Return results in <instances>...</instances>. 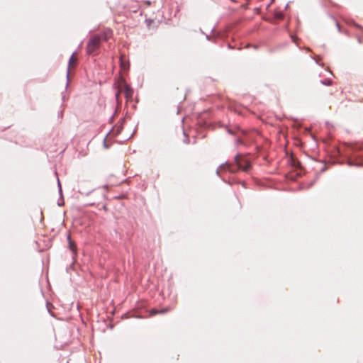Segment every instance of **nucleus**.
I'll list each match as a JSON object with an SVG mask.
<instances>
[{
	"label": "nucleus",
	"mask_w": 363,
	"mask_h": 363,
	"mask_svg": "<svg viewBox=\"0 0 363 363\" xmlns=\"http://www.w3.org/2000/svg\"><path fill=\"white\" fill-rule=\"evenodd\" d=\"M183 133L184 135H186V132L184 130H183Z\"/></svg>",
	"instance_id": "18"
},
{
	"label": "nucleus",
	"mask_w": 363,
	"mask_h": 363,
	"mask_svg": "<svg viewBox=\"0 0 363 363\" xmlns=\"http://www.w3.org/2000/svg\"><path fill=\"white\" fill-rule=\"evenodd\" d=\"M120 65L121 67L124 70L128 69L129 68V62H125L123 56H121L120 58Z\"/></svg>",
	"instance_id": "5"
},
{
	"label": "nucleus",
	"mask_w": 363,
	"mask_h": 363,
	"mask_svg": "<svg viewBox=\"0 0 363 363\" xmlns=\"http://www.w3.org/2000/svg\"><path fill=\"white\" fill-rule=\"evenodd\" d=\"M122 125H121L120 126H118L117 128V130H116V134L118 135L121 133V130H122Z\"/></svg>",
	"instance_id": "11"
},
{
	"label": "nucleus",
	"mask_w": 363,
	"mask_h": 363,
	"mask_svg": "<svg viewBox=\"0 0 363 363\" xmlns=\"http://www.w3.org/2000/svg\"><path fill=\"white\" fill-rule=\"evenodd\" d=\"M124 94L126 98H130L133 96V91L130 86L125 85L124 89Z\"/></svg>",
	"instance_id": "4"
},
{
	"label": "nucleus",
	"mask_w": 363,
	"mask_h": 363,
	"mask_svg": "<svg viewBox=\"0 0 363 363\" xmlns=\"http://www.w3.org/2000/svg\"><path fill=\"white\" fill-rule=\"evenodd\" d=\"M335 24H336V26H337L338 30L340 31V24L338 23V22L336 20H335Z\"/></svg>",
	"instance_id": "13"
},
{
	"label": "nucleus",
	"mask_w": 363,
	"mask_h": 363,
	"mask_svg": "<svg viewBox=\"0 0 363 363\" xmlns=\"http://www.w3.org/2000/svg\"><path fill=\"white\" fill-rule=\"evenodd\" d=\"M119 93L116 94V97L118 98Z\"/></svg>",
	"instance_id": "15"
},
{
	"label": "nucleus",
	"mask_w": 363,
	"mask_h": 363,
	"mask_svg": "<svg viewBox=\"0 0 363 363\" xmlns=\"http://www.w3.org/2000/svg\"><path fill=\"white\" fill-rule=\"evenodd\" d=\"M320 83L325 86H330L332 84V80L330 79H325L323 80H320Z\"/></svg>",
	"instance_id": "8"
},
{
	"label": "nucleus",
	"mask_w": 363,
	"mask_h": 363,
	"mask_svg": "<svg viewBox=\"0 0 363 363\" xmlns=\"http://www.w3.org/2000/svg\"><path fill=\"white\" fill-rule=\"evenodd\" d=\"M101 42V37L100 35H95L91 36L87 43V53L91 54L93 52L97 50L99 48Z\"/></svg>",
	"instance_id": "2"
},
{
	"label": "nucleus",
	"mask_w": 363,
	"mask_h": 363,
	"mask_svg": "<svg viewBox=\"0 0 363 363\" xmlns=\"http://www.w3.org/2000/svg\"><path fill=\"white\" fill-rule=\"evenodd\" d=\"M167 311H168V308H164V309H162L161 311H157V310L153 309V310L151 311L150 314L152 315H156L157 313H164Z\"/></svg>",
	"instance_id": "7"
},
{
	"label": "nucleus",
	"mask_w": 363,
	"mask_h": 363,
	"mask_svg": "<svg viewBox=\"0 0 363 363\" xmlns=\"http://www.w3.org/2000/svg\"><path fill=\"white\" fill-rule=\"evenodd\" d=\"M57 182H58L59 191L60 194H62V188H61V184H60L59 179H57Z\"/></svg>",
	"instance_id": "12"
},
{
	"label": "nucleus",
	"mask_w": 363,
	"mask_h": 363,
	"mask_svg": "<svg viewBox=\"0 0 363 363\" xmlns=\"http://www.w3.org/2000/svg\"><path fill=\"white\" fill-rule=\"evenodd\" d=\"M277 18H282V14H281V13H278V14L277 15Z\"/></svg>",
	"instance_id": "14"
},
{
	"label": "nucleus",
	"mask_w": 363,
	"mask_h": 363,
	"mask_svg": "<svg viewBox=\"0 0 363 363\" xmlns=\"http://www.w3.org/2000/svg\"><path fill=\"white\" fill-rule=\"evenodd\" d=\"M69 242V247L72 252H74L76 250V246L74 243L71 240L69 235L67 238Z\"/></svg>",
	"instance_id": "6"
},
{
	"label": "nucleus",
	"mask_w": 363,
	"mask_h": 363,
	"mask_svg": "<svg viewBox=\"0 0 363 363\" xmlns=\"http://www.w3.org/2000/svg\"><path fill=\"white\" fill-rule=\"evenodd\" d=\"M291 38H292L293 41H295L294 36H291Z\"/></svg>",
	"instance_id": "17"
},
{
	"label": "nucleus",
	"mask_w": 363,
	"mask_h": 363,
	"mask_svg": "<svg viewBox=\"0 0 363 363\" xmlns=\"http://www.w3.org/2000/svg\"><path fill=\"white\" fill-rule=\"evenodd\" d=\"M184 143H189V140H184Z\"/></svg>",
	"instance_id": "16"
},
{
	"label": "nucleus",
	"mask_w": 363,
	"mask_h": 363,
	"mask_svg": "<svg viewBox=\"0 0 363 363\" xmlns=\"http://www.w3.org/2000/svg\"><path fill=\"white\" fill-rule=\"evenodd\" d=\"M348 164H349V165H350V166H353V165H354V166H357V167H359V166H361V165H362V164H361V163H358V162H357V163H354V162H349V163H348Z\"/></svg>",
	"instance_id": "10"
},
{
	"label": "nucleus",
	"mask_w": 363,
	"mask_h": 363,
	"mask_svg": "<svg viewBox=\"0 0 363 363\" xmlns=\"http://www.w3.org/2000/svg\"><path fill=\"white\" fill-rule=\"evenodd\" d=\"M73 60H74V54L71 56L69 61V67L67 68V81L69 80V67H70V65H71L72 62L73 61Z\"/></svg>",
	"instance_id": "9"
},
{
	"label": "nucleus",
	"mask_w": 363,
	"mask_h": 363,
	"mask_svg": "<svg viewBox=\"0 0 363 363\" xmlns=\"http://www.w3.org/2000/svg\"><path fill=\"white\" fill-rule=\"evenodd\" d=\"M111 34H112L111 30L109 29L104 31V33L100 34L99 35L101 37V41L108 40L110 38V37L111 36Z\"/></svg>",
	"instance_id": "3"
},
{
	"label": "nucleus",
	"mask_w": 363,
	"mask_h": 363,
	"mask_svg": "<svg viewBox=\"0 0 363 363\" xmlns=\"http://www.w3.org/2000/svg\"><path fill=\"white\" fill-rule=\"evenodd\" d=\"M250 162L241 155H238L235 157V164L225 163L221 164L216 170V174L220 177L223 171H228L230 173H235L238 170L248 172L250 169Z\"/></svg>",
	"instance_id": "1"
}]
</instances>
